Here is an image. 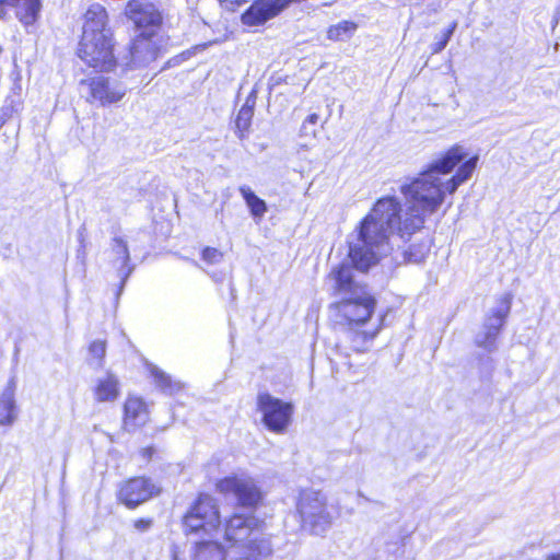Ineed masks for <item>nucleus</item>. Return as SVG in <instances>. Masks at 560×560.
<instances>
[{
  "label": "nucleus",
  "instance_id": "nucleus-1",
  "mask_svg": "<svg viewBox=\"0 0 560 560\" xmlns=\"http://www.w3.org/2000/svg\"><path fill=\"white\" fill-rule=\"evenodd\" d=\"M467 155L462 145H454L400 186L407 205L405 229H422L425 220L439 211L447 197L472 176L478 156L466 160Z\"/></svg>",
  "mask_w": 560,
  "mask_h": 560
},
{
  "label": "nucleus",
  "instance_id": "nucleus-2",
  "mask_svg": "<svg viewBox=\"0 0 560 560\" xmlns=\"http://www.w3.org/2000/svg\"><path fill=\"white\" fill-rule=\"evenodd\" d=\"M416 231L405 229L401 203L397 197L380 198L362 220L357 235L349 241L348 260L357 270L368 271L389 253L393 235L398 233L404 236Z\"/></svg>",
  "mask_w": 560,
  "mask_h": 560
},
{
  "label": "nucleus",
  "instance_id": "nucleus-3",
  "mask_svg": "<svg viewBox=\"0 0 560 560\" xmlns=\"http://www.w3.org/2000/svg\"><path fill=\"white\" fill-rule=\"evenodd\" d=\"M328 280L335 293L340 296V300L330 306L335 322L348 326V338L354 351H365L380 331V324L373 330L360 329L371 318L375 299L354 280L349 261L332 268Z\"/></svg>",
  "mask_w": 560,
  "mask_h": 560
},
{
  "label": "nucleus",
  "instance_id": "nucleus-4",
  "mask_svg": "<svg viewBox=\"0 0 560 560\" xmlns=\"http://www.w3.org/2000/svg\"><path fill=\"white\" fill-rule=\"evenodd\" d=\"M262 523L253 515L235 513L224 522V549L215 540H201L191 548V560H261L272 552L270 540L262 534Z\"/></svg>",
  "mask_w": 560,
  "mask_h": 560
},
{
  "label": "nucleus",
  "instance_id": "nucleus-5",
  "mask_svg": "<svg viewBox=\"0 0 560 560\" xmlns=\"http://www.w3.org/2000/svg\"><path fill=\"white\" fill-rule=\"evenodd\" d=\"M295 509L302 530L310 535L324 536L330 529L335 514L324 492L314 489L302 490Z\"/></svg>",
  "mask_w": 560,
  "mask_h": 560
},
{
  "label": "nucleus",
  "instance_id": "nucleus-6",
  "mask_svg": "<svg viewBox=\"0 0 560 560\" xmlns=\"http://www.w3.org/2000/svg\"><path fill=\"white\" fill-rule=\"evenodd\" d=\"M220 511L217 500L208 494H201L184 516L186 534L203 532L207 535L217 533L220 528Z\"/></svg>",
  "mask_w": 560,
  "mask_h": 560
},
{
  "label": "nucleus",
  "instance_id": "nucleus-7",
  "mask_svg": "<svg viewBox=\"0 0 560 560\" xmlns=\"http://www.w3.org/2000/svg\"><path fill=\"white\" fill-rule=\"evenodd\" d=\"M257 410L261 415L262 423L269 431L283 434L292 421L294 406L269 393H260L257 396Z\"/></svg>",
  "mask_w": 560,
  "mask_h": 560
},
{
  "label": "nucleus",
  "instance_id": "nucleus-8",
  "mask_svg": "<svg viewBox=\"0 0 560 560\" xmlns=\"http://www.w3.org/2000/svg\"><path fill=\"white\" fill-rule=\"evenodd\" d=\"M78 54L86 65L101 71H110L116 65L113 36L82 35Z\"/></svg>",
  "mask_w": 560,
  "mask_h": 560
},
{
  "label": "nucleus",
  "instance_id": "nucleus-9",
  "mask_svg": "<svg viewBox=\"0 0 560 560\" xmlns=\"http://www.w3.org/2000/svg\"><path fill=\"white\" fill-rule=\"evenodd\" d=\"M511 294H503L498 305L487 315L481 330L477 334L475 342L488 352L497 349V338L511 311Z\"/></svg>",
  "mask_w": 560,
  "mask_h": 560
},
{
  "label": "nucleus",
  "instance_id": "nucleus-10",
  "mask_svg": "<svg viewBox=\"0 0 560 560\" xmlns=\"http://www.w3.org/2000/svg\"><path fill=\"white\" fill-rule=\"evenodd\" d=\"M217 490L224 495H232L240 505L252 508L261 499V492L253 478L245 474L232 475L217 482Z\"/></svg>",
  "mask_w": 560,
  "mask_h": 560
},
{
  "label": "nucleus",
  "instance_id": "nucleus-11",
  "mask_svg": "<svg viewBox=\"0 0 560 560\" xmlns=\"http://www.w3.org/2000/svg\"><path fill=\"white\" fill-rule=\"evenodd\" d=\"M167 37L159 31H141L130 47V62L141 67L155 60L167 45Z\"/></svg>",
  "mask_w": 560,
  "mask_h": 560
},
{
  "label": "nucleus",
  "instance_id": "nucleus-12",
  "mask_svg": "<svg viewBox=\"0 0 560 560\" xmlns=\"http://www.w3.org/2000/svg\"><path fill=\"white\" fill-rule=\"evenodd\" d=\"M159 492V488L147 478H132L119 489L118 498L128 508L132 509L148 501Z\"/></svg>",
  "mask_w": 560,
  "mask_h": 560
},
{
  "label": "nucleus",
  "instance_id": "nucleus-13",
  "mask_svg": "<svg viewBox=\"0 0 560 560\" xmlns=\"http://www.w3.org/2000/svg\"><path fill=\"white\" fill-rule=\"evenodd\" d=\"M125 13L142 31L162 32V16L153 4L140 0H130L126 5Z\"/></svg>",
  "mask_w": 560,
  "mask_h": 560
},
{
  "label": "nucleus",
  "instance_id": "nucleus-14",
  "mask_svg": "<svg viewBox=\"0 0 560 560\" xmlns=\"http://www.w3.org/2000/svg\"><path fill=\"white\" fill-rule=\"evenodd\" d=\"M290 0H256L242 15L243 24L258 26L281 12Z\"/></svg>",
  "mask_w": 560,
  "mask_h": 560
},
{
  "label": "nucleus",
  "instance_id": "nucleus-15",
  "mask_svg": "<svg viewBox=\"0 0 560 560\" xmlns=\"http://www.w3.org/2000/svg\"><path fill=\"white\" fill-rule=\"evenodd\" d=\"M109 261L117 270V275L124 283L131 275L133 267L130 265V255L127 242L121 236H115L112 240Z\"/></svg>",
  "mask_w": 560,
  "mask_h": 560
},
{
  "label": "nucleus",
  "instance_id": "nucleus-16",
  "mask_svg": "<svg viewBox=\"0 0 560 560\" xmlns=\"http://www.w3.org/2000/svg\"><path fill=\"white\" fill-rule=\"evenodd\" d=\"M89 85L92 100L100 102L102 105L118 102L126 93V89L122 85H112L103 77L92 79Z\"/></svg>",
  "mask_w": 560,
  "mask_h": 560
},
{
  "label": "nucleus",
  "instance_id": "nucleus-17",
  "mask_svg": "<svg viewBox=\"0 0 560 560\" xmlns=\"http://www.w3.org/2000/svg\"><path fill=\"white\" fill-rule=\"evenodd\" d=\"M95 36H113L110 28L107 26V12L101 4H92L85 13V22L83 25V34Z\"/></svg>",
  "mask_w": 560,
  "mask_h": 560
},
{
  "label": "nucleus",
  "instance_id": "nucleus-18",
  "mask_svg": "<svg viewBox=\"0 0 560 560\" xmlns=\"http://www.w3.org/2000/svg\"><path fill=\"white\" fill-rule=\"evenodd\" d=\"M94 399L98 402H114L120 396V382L116 374L107 371L96 377L92 388Z\"/></svg>",
  "mask_w": 560,
  "mask_h": 560
},
{
  "label": "nucleus",
  "instance_id": "nucleus-19",
  "mask_svg": "<svg viewBox=\"0 0 560 560\" xmlns=\"http://www.w3.org/2000/svg\"><path fill=\"white\" fill-rule=\"evenodd\" d=\"M149 411L145 402L136 396H129L124 405V425L127 430L137 429L147 423Z\"/></svg>",
  "mask_w": 560,
  "mask_h": 560
},
{
  "label": "nucleus",
  "instance_id": "nucleus-20",
  "mask_svg": "<svg viewBox=\"0 0 560 560\" xmlns=\"http://www.w3.org/2000/svg\"><path fill=\"white\" fill-rule=\"evenodd\" d=\"M5 3L15 10L19 21L25 26L32 25L38 18L40 11L39 0H4Z\"/></svg>",
  "mask_w": 560,
  "mask_h": 560
},
{
  "label": "nucleus",
  "instance_id": "nucleus-21",
  "mask_svg": "<svg viewBox=\"0 0 560 560\" xmlns=\"http://www.w3.org/2000/svg\"><path fill=\"white\" fill-rule=\"evenodd\" d=\"M14 396L15 387L13 382H10L0 396V425H10L18 418Z\"/></svg>",
  "mask_w": 560,
  "mask_h": 560
},
{
  "label": "nucleus",
  "instance_id": "nucleus-22",
  "mask_svg": "<svg viewBox=\"0 0 560 560\" xmlns=\"http://www.w3.org/2000/svg\"><path fill=\"white\" fill-rule=\"evenodd\" d=\"M238 190L244 198L250 214L254 217V219L260 220L267 212L266 202L256 196V194L247 186H241Z\"/></svg>",
  "mask_w": 560,
  "mask_h": 560
},
{
  "label": "nucleus",
  "instance_id": "nucleus-23",
  "mask_svg": "<svg viewBox=\"0 0 560 560\" xmlns=\"http://www.w3.org/2000/svg\"><path fill=\"white\" fill-rule=\"evenodd\" d=\"M149 371L151 376L154 378L155 384L164 392L173 394L182 389V384L177 381H173L172 377L162 371L156 365L150 364Z\"/></svg>",
  "mask_w": 560,
  "mask_h": 560
},
{
  "label": "nucleus",
  "instance_id": "nucleus-24",
  "mask_svg": "<svg viewBox=\"0 0 560 560\" xmlns=\"http://www.w3.org/2000/svg\"><path fill=\"white\" fill-rule=\"evenodd\" d=\"M431 250V242L429 240L412 244L405 252L406 259L409 262L420 264L424 261Z\"/></svg>",
  "mask_w": 560,
  "mask_h": 560
},
{
  "label": "nucleus",
  "instance_id": "nucleus-25",
  "mask_svg": "<svg viewBox=\"0 0 560 560\" xmlns=\"http://www.w3.org/2000/svg\"><path fill=\"white\" fill-rule=\"evenodd\" d=\"M355 30L354 23L342 21L328 30V37L332 40H346L354 34Z\"/></svg>",
  "mask_w": 560,
  "mask_h": 560
},
{
  "label": "nucleus",
  "instance_id": "nucleus-26",
  "mask_svg": "<svg viewBox=\"0 0 560 560\" xmlns=\"http://www.w3.org/2000/svg\"><path fill=\"white\" fill-rule=\"evenodd\" d=\"M254 115L253 106L247 104L243 105L237 114L235 125L238 132L240 138H243L245 133L248 131L252 122V118Z\"/></svg>",
  "mask_w": 560,
  "mask_h": 560
},
{
  "label": "nucleus",
  "instance_id": "nucleus-27",
  "mask_svg": "<svg viewBox=\"0 0 560 560\" xmlns=\"http://www.w3.org/2000/svg\"><path fill=\"white\" fill-rule=\"evenodd\" d=\"M89 363L95 368H102L106 354V345L102 340L93 341L89 347Z\"/></svg>",
  "mask_w": 560,
  "mask_h": 560
},
{
  "label": "nucleus",
  "instance_id": "nucleus-28",
  "mask_svg": "<svg viewBox=\"0 0 560 560\" xmlns=\"http://www.w3.org/2000/svg\"><path fill=\"white\" fill-rule=\"evenodd\" d=\"M456 26H457L456 22L452 23L450 25V27L443 33L442 37L436 43H434L432 45V52L433 54H438V52L442 51L446 47V45H447L448 40L451 39V36L453 35Z\"/></svg>",
  "mask_w": 560,
  "mask_h": 560
},
{
  "label": "nucleus",
  "instance_id": "nucleus-29",
  "mask_svg": "<svg viewBox=\"0 0 560 560\" xmlns=\"http://www.w3.org/2000/svg\"><path fill=\"white\" fill-rule=\"evenodd\" d=\"M222 258L223 254L217 248L206 247L202 250V259L210 265L219 264Z\"/></svg>",
  "mask_w": 560,
  "mask_h": 560
},
{
  "label": "nucleus",
  "instance_id": "nucleus-30",
  "mask_svg": "<svg viewBox=\"0 0 560 560\" xmlns=\"http://www.w3.org/2000/svg\"><path fill=\"white\" fill-rule=\"evenodd\" d=\"M152 526L151 518H139L133 522V527L137 532L144 533Z\"/></svg>",
  "mask_w": 560,
  "mask_h": 560
},
{
  "label": "nucleus",
  "instance_id": "nucleus-31",
  "mask_svg": "<svg viewBox=\"0 0 560 560\" xmlns=\"http://www.w3.org/2000/svg\"><path fill=\"white\" fill-rule=\"evenodd\" d=\"M301 132L304 136H313V137L315 136L314 127L307 125L306 122H303V125L301 127Z\"/></svg>",
  "mask_w": 560,
  "mask_h": 560
},
{
  "label": "nucleus",
  "instance_id": "nucleus-32",
  "mask_svg": "<svg viewBox=\"0 0 560 560\" xmlns=\"http://www.w3.org/2000/svg\"><path fill=\"white\" fill-rule=\"evenodd\" d=\"M319 117L317 114H311L305 120L304 122H306L307 125L314 127L317 121H318Z\"/></svg>",
  "mask_w": 560,
  "mask_h": 560
},
{
  "label": "nucleus",
  "instance_id": "nucleus-33",
  "mask_svg": "<svg viewBox=\"0 0 560 560\" xmlns=\"http://www.w3.org/2000/svg\"><path fill=\"white\" fill-rule=\"evenodd\" d=\"M5 7H9L4 0H0V19L7 18Z\"/></svg>",
  "mask_w": 560,
  "mask_h": 560
},
{
  "label": "nucleus",
  "instance_id": "nucleus-34",
  "mask_svg": "<svg viewBox=\"0 0 560 560\" xmlns=\"http://www.w3.org/2000/svg\"><path fill=\"white\" fill-rule=\"evenodd\" d=\"M546 560H560V551L559 552H556V553H552V555H549Z\"/></svg>",
  "mask_w": 560,
  "mask_h": 560
},
{
  "label": "nucleus",
  "instance_id": "nucleus-35",
  "mask_svg": "<svg viewBox=\"0 0 560 560\" xmlns=\"http://www.w3.org/2000/svg\"><path fill=\"white\" fill-rule=\"evenodd\" d=\"M174 560H177L176 556L174 557Z\"/></svg>",
  "mask_w": 560,
  "mask_h": 560
}]
</instances>
